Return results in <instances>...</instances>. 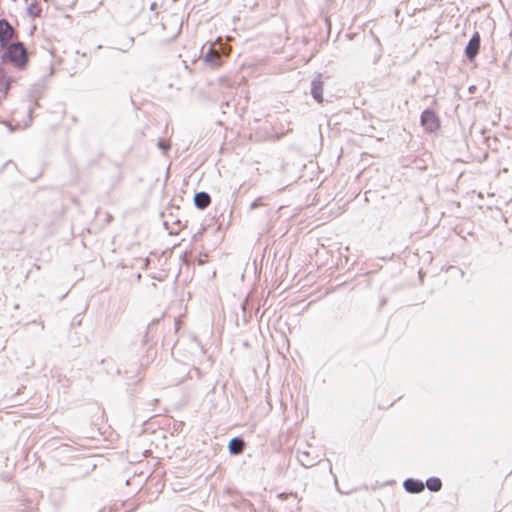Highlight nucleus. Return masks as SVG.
I'll return each mask as SVG.
<instances>
[{
	"label": "nucleus",
	"instance_id": "f257e3e1",
	"mask_svg": "<svg viewBox=\"0 0 512 512\" xmlns=\"http://www.w3.org/2000/svg\"><path fill=\"white\" fill-rule=\"evenodd\" d=\"M3 61H9L17 67H23L27 62V51L21 42L9 45L2 55Z\"/></svg>",
	"mask_w": 512,
	"mask_h": 512
},
{
	"label": "nucleus",
	"instance_id": "a211bd4d",
	"mask_svg": "<svg viewBox=\"0 0 512 512\" xmlns=\"http://www.w3.org/2000/svg\"><path fill=\"white\" fill-rule=\"evenodd\" d=\"M278 497H279V498H282V499H287L288 497H294V498H296L297 496H296V495H294V494H292V493H290V494L281 493V494H279V495H278Z\"/></svg>",
	"mask_w": 512,
	"mask_h": 512
},
{
	"label": "nucleus",
	"instance_id": "0eeeda50",
	"mask_svg": "<svg viewBox=\"0 0 512 512\" xmlns=\"http://www.w3.org/2000/svg\"><path fill=\"white\" fill-rule=\"evenodd\" d=\"M204 62L209 65L211 68H217L221 66L222 59L217 50L213 47V45H210L207 52L203 56Z\"/></svg>",
	"mask_w": 512,
	"mask_h": 512
},
{
	"label": "nucleus",
	"instance_id": "4468645a",
	"mask_svg": "<svg viewBox=\"0 0 512 512\" xmlns=\"http://www.w3.org/2000/svg\"><path fill=\"white\" fill-rule=\"evenodd\" d=\"M10 83L11 81L8 80L0 85V92H3L5 95L8 93L10 89Z\"/></svg>",
	"mask_w": 512,
	"mask_h": 512
},
{
	"label": "nucleus",
	"instance_id": "6e6552de",
	"mask_svg": "<svg viewBox=\"0 0 512 512\" xmlns=\"http://www.w3.org/2000/svg\"><path fill=\"white\" fill-rule=\"evenodd\" d=\"M403 487L408 493L416 494L424 490V483L421 480L408 478L404 481Z\"/></svg>",
	"mask_w": 512,
	"mask_h": 512
},
{
	"label": "nucleus",
	"instance_id": "1a4fd4ad",
	"mask_svg": "<svg viewBox=\"0 0 512 512\" xmlns=\"http://www.w3.org/2000/svg\"><path fill=\"white\" fill-rule=\"evenodd\" d=\"M211 202V197L207 192L201 191L194 195V204L198 209H206Z\"/></svg>",
	"mask_w": 512,
	"mask_h": 512
},
{
	"label": "nucleus",
	"instance_id": "9b49d317",
	"mask_svg": "<svg viewBox=\"0 0 512 512\" xmlns=\"http://www.w3.org/2000/svg\"><path fill=\"white\" fill-rule=\"evenodd\" d=\"M431 492H438L442 488V481L437 477H430L426 480L424 486Z\"/></svg>",
	"mask_w": 512,
	"mask_h": 512
},
{
	"label": "nucleus",
	"instance_id": "7ed1b4c3",
	"mask_svg": "<svg viewBox=\"0 0 512 512\" xmlns=\"http://www.w3.org/2000/svg\"><path fill=\"white\" fill-rule=\"evenodd\" d=\"M420 122L422 127L428 132H434L440 125L439 118L431 109H426L422 112Z\"/></svg>",
	"mask_w": 512,
	"mask_h": 512
},
{
	"label": "nucleus",
	"instance_id": "6ab92c4d",
	"mask_svg": "<svg viewBox=\"0 0 512 512\" xmlns=\"http://www.w3.org/2000/svg\"><path fill=\"white\" fill-rule=\"evenodd\" d=\"M30 97L31 98H34V99H37L39 97L38 93L34 92V91H31L30 92Z\"/></svg>",
	"mask_w": 512,
	"mask_h": 512
},
{
	"label": "nucleus",
	"instance_id": "39448f33",
	"mask_svg": "<svg viewBox=\"0 0 512 512\" xmlns=\"http://www.w3.org/2000/svg\"><path fill=\"white\" fill-rule=\"evenodd\" d=\"M480 41L479 33L475 32L465 48V55L468 60L472 61L477 56L480 49Z\"/></svg>",
	"mask_w": 512,
	"mask_h": 512
},
{
	"label": "nucleus",
	"instance_id": "9d476101",
	"mask_svg": "<svg viewBox=\"0 0 512 512\" xmlns=\"http://www.w3.org/2000/svg\"><path fill=\"white\" fill-rule=\"evenodd\" d=\"M244 447H245V443H244L243 439H241L239 437L232 438L229 441L228 449H229V452L233 455H238V454L242 453V451L244 450Z\"/></svg>",
	"mask_w": 512,
	"mask_h": 512
},
{
	"label": "nucleus",
	"instance_id": "412c9836",
	"mask_svg": "<svg viewBox=\"0 0 512 512\" xmlns=\"http://www.w3.org/2000/svg\"><path fill=\"white\" fill-rule=\"evenodd\" d=\"M32 108L29 109V117L31 118Z\"/></svg>",
	"mask_w": 512,
	"mask_h": 512
},
{
	"label": "nucleus",
	"instance_id": "f8f14e48",
	"mask_svg": "<svg viewBox=\"0 0 512 512\" xmlns=\"http://www.w3.org/2000/svg\"><path fill=\"white\" fill-rule=\"evenodd\" d=\"M27 11L30 16L38 17L40 16L41 8L36 3H32L28 6Z\"/></svg>",
	"mask_w": 512,
	"mask_h": 512
},
{
	"label": "nucleus",
	"instance_id": "2eb2a0df",
	"mask_svg": "<svg viewBox=\"0 0 512 512\" xmlns=\"http://www.w3.org/2000/svg\"><path fill=\"white\" fill-rule=\"evenodd\" d=\"M10 80L6 74V71L0 67V85L6 81Z\"/></svg>",
	"mask_w": 512,
	"mask_h": 512
},
{
	"label": "nucleus",
	"instance_id": "20e7f679",
	"mask_svg": "<svg viewBox=\"0 0 512 512\" xmlns=\"http://www.w3.org/2000/svg\"><path fill=\"white\" fill-rule=\"evenodd\" d=\"M14 29L6 19H0V46L5 47L12 39Z\"/></svg>",
	"mask_w": 512,
	"mask_h": 512
},
{
	"label": "nucleus",
	"instance_id": "aec40b11",
	"mask_svg": "<svg viewBox=\"0 0 512 512\" xmlns=\"http://www.w3.org/2000/svg\"><path fill=\"white\" fill-rule=\"evenodd\" d=\"M155 6H156V4H155V3H153V4L151 5V10H153V9L155 8Z\"/></svg>",
	"mask_w": 512,
	"mask_h": 512
},
{
	"label": "nucleus",
	"instance_id": "f03ea898",
	"mask_svg": "<svg viewBox=\"0 0 512 512\" xmlns=\"http://www.w3.org/2000/svg\"><path fill=\"white\" fill-rule=\"evenodd\" d=\"M144 9V2L143 0H126L122 3L121 6V13L124 14V16L132 20L135 18L142 10Z\"/></svg>",
	"mask_w": 512,
	"mask_h": 512
},
{
	"label": "nucleus",
	"instance_id": "423d86ee",
	"mask_svg": "<svg viewBox=\"0 0 512 512\" xmlns=\"http://www.w3.org/2000/svg\"><path fill=\"white\" fill-rule=\"evenodd\" d=\"M323 76L318 74L311 82V95L318 102H323Z\"/></svg>",
	"mask_w": 512,
	"mask_h": 512
},
{
	"label": "nucleus",
	"instance_id": "dca6fc26",
	"mask_svg": "<svg viewBox=\"0 0 512 512\" xmlns=\"http://www.w3.org/2000/svg\"><path fill=\"white\" fill-rule=\"evenodd\" d=\"M262 205V198H257L255 201H253L250 205V209H256L257 207Z\"/></svg>",
	"mask_w": 512,
	"mask_h": 512
},
{
	"label": "nucleus",
	"instance_id": "ddd939ff",
	"mask_svg": "<svg viewBox=\"0 0 512 512\" xmlns=\"http://www.w3.org/2000/svg\"><path fill=\"white\" fill-rule=\"evenodd\" d=\"M157 146L164 153L167 152L170 149V144L167 141H165L164 139H159L158 142H157Z\"/></svg>",
	"mask_w": 512,
	"mask_h": 512
},
{
	"label": "nucleus",
	"instance_id": "f3484780",
	"mask_svg": "<svg viewBox=\"0 0 512 512\" xmlns=\"http://www.w3.org/2000/svg\"><path fill=\"white\" fill-rule=\"evenodd\" d=\"M306 456V453H303L302 456L299 458V460L301 461V463L306 466V467H309V466H312L313 463L312 462H308L304 459V457Z\"/></svg>",
	"mask_w": 512,
	"mask_h": 512
}]
</instances>
